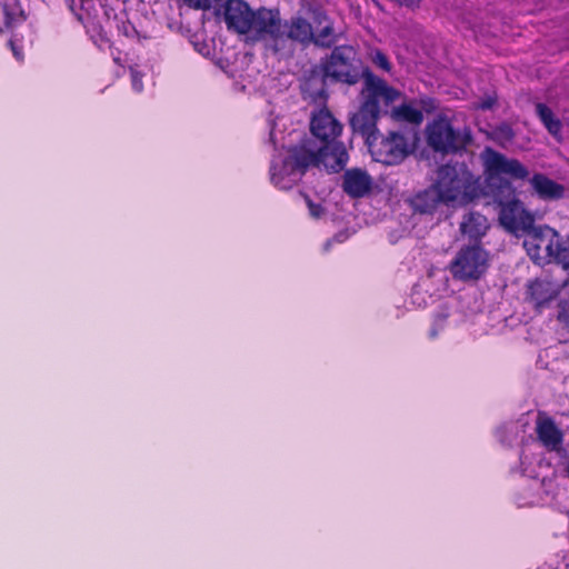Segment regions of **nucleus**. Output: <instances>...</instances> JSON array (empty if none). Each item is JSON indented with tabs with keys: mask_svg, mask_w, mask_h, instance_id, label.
<instances>
[{
	"mask_svg": "<svg viewBox=\"0 0 569 569\" xmlns=\"http://www.w3.org/2000/svg\"><path fill=\"white\" fill-rule=\"evenodd\" d=\"M281 36L283 39V51L279 54H289L292 52L291 41L301 44L311 43L313 40V29L307 19L297 16L283 22Z\"/></svg>",
	"mask_w": 569,
	"mask_h": 569,
	"instance_id": "obj_13",
	"label": "nucleus"
},
{
	"mask_svg": "<svg viewBox=\"0 0 569 569\" xmlns=\"http://www.w3.org/2000/svg\"><path fill=\"white\" fill-rule=\"evenodd\" d=\"M549 230L552 231V236L556 238V240L553 241V239H551L547 244L546 248L548 253L549 256H552L565 270H569V241H560L558 233L552 229Z\"/></svg>",
	"mask_w": 569,
	"mask_h": 569,
	"instance_id": "obj_22",
	"label": "nucleus"
},
{
	"mask_svg": "<svg viewBox=\"0 0 569 569\" xmlns=\"http://www.w3.org/2000/svg\"><path fill=\"white\" fill-rule=\"evenodd\" d=\"M535 430L538 440L548 451L560 452L562 450L565 435L546 412H538Z\"/></svg>",
	"mask_w": 569,
	"mask_h": 569,
	"instance_id": "obj_14",
	"label": "nucleus"
},
{
	"mask_svg": "<svg viewBox=\"0 0 569 569\" xmlns=\"http://www.w3.org/2000/svg\"><path fill=\"white\" fill-rule=\"evenodd\" d=\"M313 80H315L313 76H312V77H310V79L308 80V86H311V84H312V82H313Z\"/></svg>",
	"mask_w": 569,
	"mask_h": 569,
	"instance_id": "obj_31",
	"label": "nucleus"
},
{
	"mask_svg": "<svg viewBox=\"0 0 569 569\" xmlns=\"http://www.w3.org/2000/svg\"><path fill=\"white\" fill-rule=\"evenodd\" d=\"M186 6L192 9H210L218 0H182Z\"/></svg>",
	"mask_w": 569,
	"mask_h": 569,
	"instance_id": "obj_26",
	"label": "nucleus"
},
{
	"mask_svg": "<svg viewBox=\"0 0 569 569\" xmlns=\"http://www.w3.org/2000/svg\"><path fill=\"white\" fill-rule=\"evenodd\" d=\"M529 182L533 193L543 201H557L565 197V187L545 173H535Z\"/></svg>",
	"mask_w": 569,
	"mask_h": 569,
	"instance_id": "obj_16",
	"label": "nucleus"
},
{
	"mask_svg": "<svg viewBox=\"0 0 569 569\" xmlns=\"http://www.w3.org/2000/svg\"><path fill=\"white\" fill-rule=\"evenodd\" d=\"M469 132L456 130L445 117L433 119L426 127V141L436 153L453 154L466 149L471 142Z\"/></svg>",
	"mask_w": 569,
	"mask_h": 569,
	"instance_id": "obj_7",
	"label": "nucleus"
},
{
	"mask_svg": "<svg viewBox=\"0 0 569 569\" xmlns=\"http://www.w3.org/2000/svg\"><path fill=\"white\" fill-rule=\"evenodd\" d=\"M505 187L512 194L511 199L501 200L499 199V221L501 226L511 233L517 234L518 232L532 233L538 236L539 230L535 227L533 214L525 208L523 202L515 196L510 182H506Z\"/></svg>",
	"mask_w": 569,
	"mask_h": 569,
	"instance_id": "obj_9",
	"label": "nucleus"
},
{
	"mask_svg": "<svg viewBox=\"0 0 569 569\" xmlns=\"http://www.w3.org/2000/svg\"><path fill=\"white\" fill-rule=\"evenodd\" d=\"M321 88L317 92L321 99H327L325 89L326 80L330 79L336 83L348 86L357 84L361 79L365 86L368 76L377 77L369 67H365L362 61L357 58V51L352 46H336L331 53L321 61Z\"/></svg>",
	"mask_w": 569,
	"mask_h": 569,
	"instance_id": "obj_3",
	"label": "nucleus"
},
{
	"mask_svg": "<svg viewBox=\"0 0 569 569\" xmlns=\"http://www.w3.org/2000/svg\"><path fill=\"white\" fill-rule=\"evenodd\" d=\"M372 158L387 166L402 162L410 153L411 148L405 134L390 131L387 136L379 133V139L367 144Z\"/></svg>",
	"mask_w": 569,
	"mask_h": 569,
	"instance_id": "obj_10",
	"label": "nucleus"
},
{
	"mask_svg": "<svg viewBox=\"0 0 569 569\" xmlns=\"http://www.w3.org/2000/svg\"><path fill=\"white\" fill-rule=\"evenodd\" d=\"M116 27L119 34L127 38H132L137 33L136 27L128 20L116 17Z\"/></svg>",
	"mask_w": 569,
	"mask_h": 569,
	"instance_id": "obj_25",
	"label": "nucleus"
},
{
	"mask_svg": "<svg viewBox=\"0 0 569 569\" xmlns=\"http://www.w3.org/2000/svg\"><path fill=\"white\" fill-rule=\"evenodd\" d=\"M321 167L322 161L311 150L298 143L289 149V154L279 163H271L270 178L277 188L289 190L302 179L310 168Z\"/></svg>",
	"mask_w": 569,
	"mask_h": 569,
	"instance_id": "obj_5",
	"label": "nucleus"
},
{
	"mask_svg": "<svg viewBox=\"0 0 569 569\" xmlns=\"http://www.w3.org/2000/svg\"><path fill=\"white\" fill-rule=\"evenodd\" d=\"M400 91L389 86L379 77L368 76L367 83L360 91V106L349 118V124L355 134L365 139V143L379 139L377 127L380 119L381 106L386 108L400 97Z\"/></svg>",
	"mask_w": 569,
	"mask_h": 569,
	"instance_id": "obj_2",
	"label": "nucleus"
},
{
	"mask_svg": "<svg viewBox=\"0 0 569 569\" xmlns=\"http://www.w3.org/2000/svg\"><path fill=\"white\" fill-rule=\"evenodd\" d=\"M254 10L244 0H228L224 3L223 20L229 31L238 34L250 32Z\"/></svg>",
	"mask_w": 569,
	"mask_h": 569,
	"instance_id": "obj_12",
	"label": "nucleus"
},
{
	"mask_svg": "<svg viewBox=\"0 0 569 569\" xmlns=\"http://www.w3.org/2000/svg\"><path fill=\"white\" fill-rule=\"evenodd\" d=\"M400 6H405L407 8H416L419 7L420 0H397Z\"/></svg>",
	"mask_w": 569,
	"mask_h": 569,
	"instance_id": "obj_29",
	"label": "nucleus"
},
{
	"mask_svg": "<svg viewBox=\"0 0 569 569\" xmlns=\"http://www.w3.org/2000/svg\"><path fill=\"white\" fill-rule=\"evenodd\" d=\"M391 116L397 121L408 122L415 126H419L423 121L422 111L410 103H402L393 108Z\"/></svg>",
	"mask_w": 569,
	"mask_h": 569,
	"instance_id": "obj_23",
	"label": "nucleus"
},
{
	"mask_svg": "<svg viewBox=\"0 0 569 569\" xmlns=\"http://www.w3.org/2000/svg\"><path fill=\"white\" fill-rule=\"evenodd\" d=\"M485 154V173L488 181L502 176L515 180H526L529 177V170L518 159L507 158L491 148H487Z\"/></svg>",
	"mask_w": 569,
	"mask_h": 569,
	"instance_id": "obj_11",
	"label": "nucleus"
},
{
	"mask_svg": "<svg viewBox=\"0 0 569 569\" xmlns=\"http://www.w3.org/2000/svg\"><path fill=\"white\" fill-rule=\"evenodd\" d=\"M315 19L319 24H322V22H326V24L317 34L313 33L311 42L322 48H330L336 42L332 22L329 21L327 14L322 11L317 12Z\"/></svg>",
	"mask_w": 569,
	"mask_h": 569,
	"instance_id": "obj_21",
	"label": "nucleus"
},
{
	"mask_svg": "<svg viewBox=\"0 0 569 569\" xmlns=\"http://www.w3.org/2000/svg\"><path fill=\"white\" fill-rule=\"evenodd\" d=\"M371 61L376 67L380 68L386 72H390L392 69V64L388 56L379 49H376L375 51L371 52Z\"/></svg>",
	"mask_w": 569,
	"mask_h": 569,
	"instance_id": "obj_24",
	"label": "nucleus"
},
{
	"mask_svg": "<svg viewBox=\"0 0 569 569\" xmlns=\"http://www.w3.org/2000/svg\"><path fill=\"white\" fill-rule=\"evenodd\" d=\"M372 177L365 169H347L342 176V190L352 199L367 196L372 190Z\"/></svg>",
	"mask_w": 569,
	"mask_h": 569,
	"instance_id": "obj_15",
	"label": "nucleus"
},
{
	"mask_svg": "<svg viewBox=\"0 0 569 569\" xmlns=\"http://www.w3.org/2000/svg\"><path fill=\"white\" fill-rule=\"evenodd\" d=\"M250 23V32L247 34L252 42H263L266 49L273 54L283 51L281 29L283 22L278 9L260 7L254 10Z\"/></svg>",
	"mask_w": 569,
	"mask_h": 569,
	"instance_id": "obj_6",
	"label": "nucleus"
},
{
	"mask_svg": "<svg viewBox=\"0 0 569 569\" xmlns=\"http://www.w3.org/2000/svg\"><path fill=\"white\" fill-rule=\"evenodd\" d=\"M496 100L492 99V98H487L485 100H482L479 104L480 109L482 110H489L493 107Z\"/></svg>",
	"mask_w": 569,
	"mask_h": 569,
	"instance_id": "obj_28",
	"label": "nucleus"
},
{
	"mask_svg": "<svg viewBox=\"0 0 569 569\" xmlns=\"http://www.w3.org/2000/svg\"><path fill=\"white\" fill-rule=\"evenodd\" d=\"M490 266V253L481 243L462 246L451 260L449 270L453 279L461 281L479 280Z\"/></svg>",
	"mask_w": 569,
	"mask_h": 569,
	"instance_id": "obj_8",
	"label": "nucleus"
},
{
	"mask_svg": "<svg viewBox=\"0 0 569 569\" xmlns=\"http://www.w3.org/2000/svg\"><path fill=\"white\" fill-rule=\"evenodd\" d=\"M565 476L569 479V458L567 459L565 465Z\"/></svg>",
	"mask_w": 569,
	"mask_h": 569,
	"instance_id": "obj_30",
	"label": "nucleus"
},
{
	"mask_svg": "<svg viewBox=\"0 0 569 569\" xmlns=\"http://www.w3.org/2000/svg\"><path fill=\"white\" fill-rule=\"evenodd\" d=\"M435 183L445 204L456 201L467 204L482 194L480 178L476 177L465 163L442 164L437 171Z\"/></svg>",
	"mask_w": 569,
	"mask_h": 569,
	"instance_id": "obj_4",
	"label": "nucleus"
},
{
	"mask_svg": "<svg viewBox=\"0 0 569 569\" xmlns=\"http://www.w3.org/2000/svg\"><path fill=\"white\" fill-rule=\"evenodd\" d=\"M342 123L335 118L327 107L315 111L310 119L312 138L302 139L301 143L322 161V167L332 173L340 172L349 161V153L342 141Z\"/></svg>",
	"mask_w": 569,
	"mask_h": 569,
	"instance_id": "obj_1",
	"label": "nucleus"
},
{
	"mask_svg": "<svg viewBox=\"0 0 569 569\" xmlns=\"http://www.w3.org/2000/svg\"><path fill=\"white\" fill-rule=\"evenodd\" d=\"M489 227L488 219L485 214L477 211H469L463 214L459 230L461 234L467 237L472 243H480Z\"/></svg>",
	"mask_w": 569,
	"mask_h": 569,
	"instance_id": "obj_17",
	"label": "nucleus"
},
{
	"mask_svg": "<svg viewBox=\"0 0 569 569\" xmlns=\"http://www.w3.org/2000/svg\"><path fill=\"white\" fill-rule=\"evenodd\" d=\"M529 299L537 309H542L557 296L551 283L545 280L536 279L528 287Z\"/></svg>",
	"mask_w": 569,
	"mask_h": 569,
	"instance_id": "obj_19",
	"label": "nucleus"
},
{
	"mask_svg": "<svg viewBox=\"0 0 569 569\" xmlns=\"http://www.w3.org/2000/svg\"><path fill=\"white\" fill-rule=\"evenodd\" d=\"M306 200L310 214L315 218H319L323 212L322 206L319 203H315L308 196L306 197Z\"/></svg>",
	"mask_w": 569,
	"mask_h": 569,
	"instance_id": "obj_27",
	"label": "nucleus"
},
{
	"mask_svg": "<svg viewBox=\"0 0 569 569\" xmlns=\"http://www.w3.org/2000/svg\"><path fill=\"white\" fill-rule=\"evenodd\" d=\"M536 114L547 131L558 141L562 136V122L546 103H536Z\"/></svg>",
	"mask_w": 569,
	"mask_h": 569,
	"instance_id": "obj_20",
	"label": "nucleus"
},
{
	"mask_svg": "<svg viewBox=\"0 0 569 569\" xmlns=\"http://www.w3.org/2000/svg\"><path fill=\"white\" fill-rule=\"evenodd\" d=\"M440 203H443L442 196L436 183L419 191L411 199L413 210L419 213H433Z\"/></svg>",
	"mask_w": 569,
	"mask_h": 569,
	"instance_id": "obj_18",
	"label": "nucleus"
}]
</instances>
